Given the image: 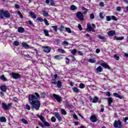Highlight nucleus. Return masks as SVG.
Returning a JSON list of instances; mask_svg holds the SVG:
<instances>
[{"instance_id":"1","label":"nucleus","mask_w":128,"mask_h":128,"mask_svg":"<svg viewBox=\"0 0 128 128\" xmlns=\"http://www.w3.org/2000/svg\"><path fill=\"white\" fill-rule=\"evenodd\" d=\"M40 96V94L36 92L29 94L28 96V102L31 104L32 108H34L36 110H38L40 108V102L38 100Z\"/></svg>"},{"instance_id":"2","label":"nucleus","mask_w":128,"mask_h":128,"mask_svg":"<svg viewBox=\"0 0 128 128\" xmlns=\"http://www.w3.org/2000/svg\"><path fill=\"white\" fill-rule=\"evenodd\" d=\"M10 16V12L8 10H0V18L3 19L4 18H8Z\"/></svg>"},{"instance_id":"3","label":"nucleus","mask_w":128,"mask_h":128,"mask_svg":"<svg viewBox=\"0 0 128 128\" xmlns=\"http://www.w3.org/2000/svg\"><path fill=\"white\" fill-rule=\"evenodd\" d=\"M94 28H96V24H92V25H90V23L87 24L86 30L88 32H95L96 30H94Z\"/></svg>"},{"instance_id":"4","label":"nucleus","mask_w":128,"mask_h":128,"mask_svg":"<svg viewBox=\"0 0 128 128\" xmlns=\"http://www.w3.org/2000/svg\"><path fill=\"white\" fill-rule=\"evenodd\" d=\"M113 125L114 128H124V126H122V121H120V120H115Z\"/></svg>"},{"instance_id":"5","label":"nucleus","mask_w":128,"mask_h":128,"mask_svg":"<svg viewBox=\"0 0 128 128\" xmlns=\"http://www.w3.org/2000/svg\"><path fill=\"white\" fill-rule=\"evenodd\" d=\"M12 106V103H9L8 105L4 102L2 103V107L4 110H8L10 108V107Z\"/></svg>"},{"instance_id":"6","label":"nucleus","mask_w":128,"mask_h":128,"mask_svg":"<svg viewBox=\"0 0 128 128\" xmlns=\"http://www.w3.org/2000/svg\"><path fill=\"white\" fill-rule=\"evenodd\" d=\"M76 16L80 20H81L82 22V20H84V14L81 12H78L76 14Z\"/></svg>"},{"instance_id":"7","label":"nucleus","mask_w":128,"mask_h":128,"mask_svg":"<svg viewBox=\"0 0 128 128\" xmlns=\"http://www.w3.org/2000/svg\"><path fill=\"white\" fill-rule=\"evenodd\" d=\"M11 76H12V78L15 80L20 78L21 76L20 74L16 72H12Z\"/></svg>"},{"instance_id":"8","label":"nucleus","mask_w":128,"mask_h":128,"mask_svg":"<svg viewBox=\"0 0 128 128\" xmlns=\"http://www.w3.org/2000/svg\"><path fill=\"white\" fill-rule=\"evenodd\" d=\"M52 96L53 98H55V100H56L58 102H62V99L60 96L56 94H53Z\"/></svg>"},{"instance_id":"9","label":"nucleus","mask_w":128,"mask_h":128,"mask_svg":"<svg viewBox=\"0 0 128 128\" xmlns=\"http://www.w3.org/2000/svg\"><path fill=\"white\" fill-rule=\"evenodd\" d=\"M100 66L104 68H108V70H110V67L108 64V63L106 62L104 63H101Z\"/></svg>"},{"instance_id":"10","label":"nucleus","mask_w":128,"mask_h":128,"mask_svg":"<svg viewBox=\"0 0 128 128\" xmlns=\"http://www.w3.org/2000/svg\"><path fill=\"white\" fill-rule=\"evenodd\" d=\"M90 120L92 122H98V118H96L95 115H92L90 117Z\"/></svg>"},{"instance_id":"11","label":"nucleus","mask_w":128,"mask_h":128,"mask_svg":"<svg viewBox=\"0 0 128 128\" xmlns=\"http://www.w3.org/2000/svg\"><path fill=\"white\" fill-rule=\"evenodd\" d=\"M43 50L44 52H46L47 54H48V52H50V50H52V48H50V46H44V47Z\"/></svg>"},{"instance_id":"12","label":"nucleus","mask_w":128,"mask_h":128,"mask_svg":"<svg viewBox=\"0 0 128 128\" xmlns=\"http://www.w3.org/2000/svg\"><path fill=\"white\" fill-rule=\"evenodd\" d=\"M108 34L109 36H112L116 34V30H111L108 32Z\"/></svg>"},{"instance_id":"13","label":"nucleus","mask_w":128,"mask_h":128,"mask_svg":"<svg viewBox=\"0 0 128 128\" xmlns=\"http://www.w3.org/2000/svg\"><path fill=\"white\" fill-rule=\"evenodd\" d=\"M54 115L57 120H58V122L62 121V116H60V115L58 114V112H55Z\"/></svg>"},{"instance_id":"14","label":"nucleus","mask_w":128,"mask_h":128,"mask_svg":"<svg viewBox=\"0 0 128 128\" xmlns=\"http://www.w3.org/2000/svg\"><path fill=\"white\" fill-rule=\"evenodd\" d=\"M24 28L22 27H19L18 28V32L19 34H24Z\"/></svg>"},{"instance_id":"15","label":"nucleus","mask_w":128,"mask_h":128,"mask_svg":"<svg viewBox=\"0 0 128 128\" xmlns=\"http://www.w3.org/2000/svg\"><path fill=\"white\" fill-rule=\"evenodd\" d=\"M108 102V106H112V98H106Z\"/></svg>"},{"instance_id":"16","label":"nucleus","mask_w":128,"mask_h":128,"mask_svg":"<svg viewBox=\"0 0 128 128\" xmlns=\"http://www.w3.org/2000/svg\"><path fill=\"white\" fill-rule=\"evenodd\" d=\"M114 40H122L124 38V36L118 37L116 36H114Z\"/></svg>"},{"instance_id":"17","label":"nucleus","mask_w":128,"mask_h":128,"mask_svg":"<svg viewBox=\"0 0 128 128\" xmlns=\"http://www.w3.org/2000/svg\"><path fill=\"white\" fill-rule=\"evenodd\" d=\"M113 96H115V98H120V100H122V97L118 93H114Z\"/></svg>"},{"instance_id":"18","label":"nucleus","mask_w":128,"mask_h":128,"mask_svg":"<svg viewBox=\"0 0 128 128\" xmlns=\"http://www.w3.org/2000/svg\"><path fill=\"white\" fill-rule=\"evenodd\" d=\"M38 118L42 121V122L43 123L46 121V118L42 115H37Z\"/></svg>"},{"instance_id":"19","label":"nucleus","mask_w":128,"mask_h":128,"mask_svg":"<svg viewBox=\"0 0 128 128\" xmlns=\"http://www.w3.org/2000/svg\"><path fill=\"white\" fill-rule=\"evenodd\" d=\"M0 89L2 92H6V86H2L0 87Z\"/></svg>"},{"instance_id":"20","label":"nucleus","mask_w":128,"mask_h":128,"mask_svg":"<svg viewBox=\"0 0 128 128\" xmlns=\"http://www.w3.org/2000/svg\"><path fill=\"white\" fill-rule=\"evenodd\" d=\"M22 46L23 48H30V46H28V44H26V43L23 42L22 43Z\"/></svg>"},{"instance_id":"21","label":"nucleus","mask_w":128,"mask_h":128,"mask_svg":"<svg viewBox=\"0 0 128 128\" xmlns=\"http://www.w3.org/2000/svg\"><path fill=\"white\" fill-rule=\"evenodd\" d=\"M42 124H44V126H46L47 128H50V123L46 120L43 122Z\"/></svg>"},{"instance_id":"22","label":"nucleus","mask_w":128,"mask_h":128,"mask_svg":"<svg viewBox=\"0 0 128 128\" xmlns=\"http://www.w3.org/2000/svg\"><path fill=\"white\" fill-rule=\"evenodd\" d=\"M43 32L46 36H50V34H48V30L44 29L43 30Z\"/></svg>"},{"instance_id":"23","label":"nucleus","mask_w":128,"mask_h":128,"mask_svg":"<svg viewBox=\"0 0 128 128\" xmlns=\"http://www.w3.org/2000/svg\"><path fill=\"white\" fill-rule=\"evenodd\" d=\"M104 16H106V15H104V12H100L99 14V17L100 18H101V20H104Z\"/></svg>"},{"instance_id":"24","label":"nucleus","mask_w":128,"mask_h":128,"mask_svg":"<svg viewBox=\"0 0 128 128\" xmlns=\"http://www.w3.org/2000/svg\"><path fill=\"white\" fill-rule=\"evenodd\" d=\"M30 14L32 16V18H34V20H36V14H34V12H30Z\"/></svg>"},{"instance_id":"25","label":"nucleus","mask_w":128,"mask_h":128,"mask_svg":"<svg viewBox=\"0 0 128 128\" xmlns=\"http://www.w3.org/2000/svg\"><path fill=\"white\" fill-rule=\"evenodd\" d=\"M72 90L74 92H76V94H78L80 92V90L78 88L76 87H74L72 88Z\"/></svg>"},{"instance_id":"26","label":"nucleus","mask_w":128,"mask_h":128,"mask_svg":"<svg viewBox=\"0 0 128 128\" xmlns=\"http://www.w3.org/2000/svg\"><path fill=\"white\" fill-rule=\"evenodd\" d=\"M0 122H6V117H0Z\"/></svg>"},{"instance_id":"27","label":"nucleus","mask_w":128,"mask_h":128,"mask_svg":"<svg viewBox=\"0 0 128 128\" xmlns=\"http://www.w3.org/2000/svg\"><path fill=\"white\" fill-rule=\"evenodd\" d=\"M88 62L90 64H94L96 63V58H90L88 60Z\"/></svg>"},{"instance_id":"28","label":"nucleus","mask_w":128,"mask_h":128,"mask_svg":"<svg viewBox=\"0 0 128 128\" xmlns=\"http://www.w3.org/2000/svg\"><path fill=\"white\" fill-rule=\"evenodd\" d=\"M70 10H78V7L74 5H72L70 7Z\"/></svg>"},{"instance_id":"29","label":"nucleus","mask_w":128,"mask_h":128,"mask_svg":"<svg viewBox=\"0 0 128 128\" xmlns=\"http://www.w3.org/2000/svg\"><path fill=\"white\" fill-rule=\"evenodd\" d=\"M64 30H66V28L64 26H61L59 28V30L60 32H64Z\"/></svg>"},{"instance_id":"30","label":"nucleus","mask_w":128,"mask_h":128,"mask_svg":"<svg viewBox=\"0 0 128 128\" xmlns=\"http://www.w3.org/2000/svg\"><path fill=\"white\" fill-rule=\"evenodd\" d=\"M57 87L58 88H62V82L58 80L57 82V85H56Z\"/></svg>"},{"instance_id":"31","label":"nucleus","mask_w":128,"mask_h":128,"mask_svg":"<svg viewBox=\"0 0 128 128\" xmlns=\"http://www.w3.org/2000/svg\"><path fill=\"white\" fill-rule=\"evenodd\" d=\"M98 98L96 96L93 98L92 102H93V104H96V102H98Z\"/></svg>"},{"instance_id":"32","label":"nucleus","mask_w":128,"mask_h":128,"mask_svg":"<svg viewBox=\"0 0 128 128\" xmlns=\"http://www.w3.org/2000/svg\"><path fill=\"white\" fill-rule=\"evenodd\" d=\"M82 10H85V12H83L84 14H88V9L84 7H82Z\"/></svg>"},{"instance_id":"33","label":"nucleus","mask_w":128,"mask_h":128,"mask_svg":"<svg viewBox=\"0 0 128 128\" xmlns=\"http://www.w3.org/2000/svg\"><path fill=\"white\" fill-rule=\"evenodd\" d=\"M51 28L53 29V30L56 32H58V26H52Z\"/></svg>"},{"instance_id":"34","label":"nucleus","mask_w":128,"mask_h":128,"mask_svg":"<svg viewBox=\"0 0 128 128\" xmlns=\"http://www.w3.org/2000/svg\"><path fill=\"white\" fill-rule=\"evenodd\" d=\"M54 58H55V60H62V58L60 56V55H56L54 56Z\"/></svg>"},{"instance_id":"35","label":"nucleus","mask_w":128,"mask_h":128,"mask_svg":"<svg viewBox=\"0 0 128 128\" xmlns=\"http://www.w3.org/2000/svg\"><path fill=\"white\" fill-rule=\"evenodd\" d=\"M13 46H20V42L18 41H14L13 42Z\"/></svg>"},{"instance_id":"36","label":"nucleus","mask_w":128,"mask_h":128,"mask_svg":"<svg viewBox=\"0 0 128 128\" xmlns=\"http://www.w3.org/2000/svg\"><path fill=\"white\" fill-rule=\"evenodd\" d=\"M65 30L68 34H72V30L70 28H65Z\"/></svg>"},{"instance_id":"37","label":"nucleus","mask_w":128,"mask_h":128,"mask_svg":"<svg viewBox=\"0 0 128 128\" xmlns=\"http://www.w3.org/2000/svg\"><path fill=\"white\" fill-rule=\"evenodd\" d=\"M96 72H102V66H100L98 68H96Z\"/></svg>"},{"instance_id":"38","label":"nucleus","mask_w":128,"mask_h":128,"mask_svg":"<svg viewBox=\"0 0 128 128\" xmlns=\"http://www.w3.org/2000/svg\"><path fill=\"white\" fill-rule=\"evenodd\" d=\"M21 121L24 124H28V122L26 120V119H24V118L22 119Z\"/></svg>"},{"instance_id":"39","label":"nucleus","mask_w":128,"mask_h":128,"mask_svg":"<svg viewBox=\"0 0 128 128\" xmlns=\"http://www.w3.org/2000/svg\"><path fill=\"white\" fill-rule=\"evenodd\" d=\"M61 112L63 116H66V110H64V109H62Z\"/></svg>"},{"instance_id":"40","label":"nucleus","mask_w":128,"mask_h":128,"mask_svg":"<svg viewBox=\"0 0 128 128\" xmlns=\"http://www.w3.org/2000/svg\"><path fill=\"white\" fill-rule=\"evenodd\" d=\"M44 16H48V13L45 10L42 11Z\"/></svg>"},{"instance_id":"41","label":"nucleus","mask_w":128,"mask_h":128,"mask_svg":"<svg viewBox=\"0 0 128 128\" xmlns=\"http://www.w3.org/2000/svg\"><path fill=\"white\" fill-rule=\"evenodd\" d=\"M17 14L20 16V18H24V16L22 14V12L20 11H18Z\"/></svg>"},{"instance_id":"42","label":"nucleus","mask_w":128,"mask_h":128,"mask_svg":"<svg viewBox=\"0 0 128 128\" xmlns=\"http://www.w3.org/2000/svg\"><path fill=\"white\" fill-rule=\"evenodd\" d=\"M79 86L80 88H86V85L82 83H80L79 85Z\"/></svg>"},{"instance_id":"43","label":"nucleus","mask_w":128,"mask_h":128,"mask_svg":"<svg viewBox=\"0 0 128 128\" xmlns=\"http://www.w3.org/2000/svg\"><path fill=\"white\" fill-rule=\"evenodd\" d=\"M98 38L100 40H106V37L104 36H102V35H98Z\"/></svg>"},{"instance_id":"44","label":"nucleus","mask_w":128,"mask_h":128,"mask_svg":"<svg viewBox=\"0 0 128 128\" xmlns=\"http://www.w3.org/2000/svg\"><path fill=\"white\" fill-rule=\"evenodd\" d=\"M50 4L52 6H56V4H54V0H50Z\"/></svg>"},{"instance_id":"45","label":"nucleus","mask_w":128,"mask_h":128,"mask_svg":"<svg viewBox=\"0 0 128 128\" xmlns=\"http://www.w3.org/2000/svg\"><path fill=\"white\" fill-rule=\"evenodd\" d=\"M0 79L2 80H3L4 82H6V77H4V75H2L0 76Z\"/></svg>"},{"instance_id":"46","label":"nucleus","mask_w":128,"mask_h":128,"mask_svg":"<svg viewBox=\"0 0 128 128\" xmlns=\"http://www.w3.org/2000/svg\"><path fill=\"white\" fill-rule=\"evenodd\" d=\"M55 44H56L57 46H58V44H60V40H59V39H56V40Z\"/></svg>"},{"instance_id":"47","label":"nucleus","mask_w":128,"mask_h":128,"mask_svg":"<svg viewBox=\"0 0 128 128\" xmlns=\"http://www.w3.org/2000/svg\"><path fill=\"white\" fill-rule=\"evenodd\" d=\"M63 46H68V42L67 41H64L62 42Z\"/></svg>"},{"instance_id":"48","label":"nucleus","mask_w":128,"mask_h":128,"mask_svg":"<svg viewBox=\"0 0 128 128\" xmlns=\"http://www.w3.org/2000/svg\"><path fill=\"white\" fill-rule=\"evenodd\" d=\"M76 52H77L76 49V48L74 49L71 51V54H76Z\"/></svg>"},{"instance_id":"49","label":"nucleus","mask_w":128,"mask_h":128,"mask_svg":"<svg viewBox=\"0 0 128 128\" xmlns=\"http://www.w3.org/2000/svg\"><path fill=\"white\" fill-rule=\"evenodd\" d=\"M114 58L115 60H120V56H118L116 54L114 55Z\"/></svg>"},{"instance_id":"50","label":"nucleus","mask_w":128,"mask_h":128,"mask_svg":"<svg viewBox=\"0 0 128 128\" xmlns=\"http://www.w3.org/2000/svg\"><path fill=\"white\" fill-rule=\"evenodd\" d=\"M44 22L46 26H50V23L48 22V20L46 18H44Z\"/></svg>"},{"instance_id":"51","label":"nucleus","mask_w":128,"mask_h":128,"mask_svg":"<svg viewBox=\"0 0 128 128\" xmlns=\"http://www.w3.org/2000/svg\"><path fill=\"white\" fill-rule=\"evenodd\" d=\"M116 10H117V12H121L122 11V7L118 6L116 8Z\"/></svg>"},{"instance_id":"52","label":"nucleus","mask_w":128,"mask_h":128,"mask_svg":"<svg viewBox=\"0 0 128 128\" xmlns=\"http://www.w3.org/2000/svg\"><path fill=\"white\" fill-rule=\"evenodd\" d=\"M26 110H30V106L28 105V104H26Z\"/></svg>"},{"instance_id":"53","label":"nucleus","mask_w":128,"mask_h":128,"mask_svg":"<svg viewBox=\"0 0 128 128\" xmlns=\"http://www.w3.org/2000/svg\"><path fill=\"white\" fill-rule=\"evenodd\" d=\"M106 18L107 22H110V20H112V17H110V16H106Z\"/></svg>"},{"instance_id":"54","label":"nucleus","mask_w":128,"mask_h":128,"mask_svg":"<svg viewBox=\"0 0 128 128\" xmlns=\"http://www.w3.org/2000/svg\"><path fill=\"white\" fill-rule=\"evenodd\" d=\"M37 20H38V22H44V20L42 18L39 17L37 18Z\"/></svg>"},{"instance_id":"55","label":"nucleus","mask_w":128,"mask_h":128,"mask_svg":"<svg viewBox=\"0 0 128 128\" xmlns=\"http://www.w3.org/2000/svg\"><path fill=\"white\" fill-rule=\"evenodd\" d=\"M56 118H54V116L52 117L51 118L52 122H56Z\"/></svg>"},{"instance_id":"56","label":"nucleus","mask_w":128,"mask_h":128,"mask_svg":"<svg viewBox=\"0 0 128 128\" xmlns=\"http://www.w3.org/2000/svg\"><path fill=\"white\" fill-rule=\"evenodd\" d=\"M111 18L112 20H115L116 22H117L118 20V18H116V16H112Z\"/></svg>"},{"instance_id":"57","label":"nucleus","mask_w":128,"mask_h":128,"mask_svg":"<svg viewBox=\"0 0 128 128\" xmlns=\"http://www.w3.org/2000/svg\"><path fill=\"white\" fill-rule=\"evenodd\" d=\"M99 6H101V8H104V2H100Z\"/></svg>"},{"instance_id":"58","label":"nucleus","mask_w":128,"mask_h":128,"mask_svg":"<svg viewBox=\"0 0 128 128\" xmlns=\"http://www.w3.org/2000/svg\"><path fill=\"white\" fill-rule=\"evenodd\" d=\"M40 96L41 98H46V93L44 92L41 93Z\"/></svg>"},{"instance_id":"59","label":"nucleus","mask_w":128,"mask_h":128,"mask_svg":"<svg viewBox=\"0 0 128 128\" xmlns=\"http://www.w3.org/2000/svg\"><path fill=\"white\" fill-rule=\"evenodd\" d=\"M58 51L61 53V54H66V51L62 49H59Z\"/></svg>"},{"instance_id":"60","label":"nucleus","mask_w":128,"mask_h":128,"mask_svg":"<svg viewBox=\"0 0 128 128\" xmlns=\"http://www.w3.org/2000/svg\"><path fill=\"white\" fill-rule=\"evenodd\" d=\"M26 24H30V26H32V20H30L26 21Z\"/></svg>"},{"instance_id":"61","label":"nucleus","mask_w":128,"mask_h":128,"mask_svg":"<svg viewBox=\"0 0 128 128\" xmlns=\"http://www.w3.org/2000/svg\"><path fill=\"white\" fill-rule=\"evenodd\" d=\"M38 124H39V126H41V128H44V124H42V123L41 122H39L38 123Z\"/></svg>"},{"instance_id":"62","label":"nucleus","mask_w":128,"mask_h":128,"mask_svg":"<svg viewBox=\"0 0 128 128\" xmlns=\"http://www.w3.org/2000/svg\"><path fill=\"white\" fill-rule=\"evenodd\" d=\"M90 18H91V20H94V14H90Z\"/></svg>"},{"instance_id":"63","label":"nucleus","mask_w":128,"mask_h":128,"mask_svg":"<svg viewBox=\"0 0 128 128\" xmlns=\"http://www.w3.org/2000/svg\"><path fill=\"white\" fill-rule=\"evenodd\" d=\"M78 56H84V54L82 53V51H78Z\"/></svg>"},{"instance_id":"64","label":"nucleus","mask_w":128,"mask_h":128,"mask_svg":"<svg viewBox=\"0 0 128 128\" xmlns=\"http://www.w3.org/2000/svg\"><path fill=\"white\" fill-rule=\"evenodd\" d=\"M106 96H110V92H106Z\"/></svg>"}]
</instances>
